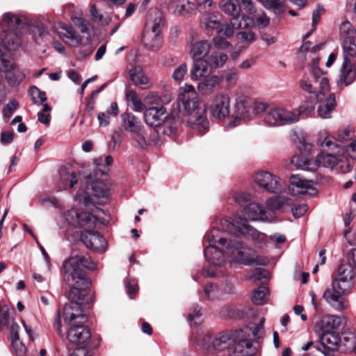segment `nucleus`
<instances>
[{"instance_id": "1", "label": "nucleus", "mask_w": 356, "mask_h": 356, "mask_svg": "<svg viewBox=\"0 0 356 356\" xmlns=\"http://www.w3.org/2000/svg\"><path fill=\"white\" fill-rule=\"evenodd\" d=\"M275 214L266 211V208L256 202L248 204L238 218L231 221L222 218L219 227L210 230L204 237V241L209 245H242L247 242L263 243L266 236L251 226L248 221L261 220L273 222Z\"/></svg>"}, {"instance_id": "2", "label": "nucleus", "mask_w": 356, "mask_h": 356, "mask_svg": "<svg viewBox=\"0 0 356 356\" xmlns=\"http://www.w3.org/2000/svg\"><path fill=\"white\" fill-rule=\"evenodd\" d=\"M65 280L70 286L69 302L63 308L64 321L67 324L76 322L83 324L88 320L83 307L92 302L88 291L90 284L86 270H95L97 264L86 252H80L66 259L63 264Z\"/></svg>"}, {"instance_id": "3", "label": "nucleus", "mask_w": 356, "mask_h": 356, "mask_svg": "<svg viewBox=\"0 0 356 356\" xmlns=\"http://www.w3.org/2000/svg\"><path fill=\"white\" fill-rule=\"evenodd\" d=\"M355 274L351 265L343 264L330 287L327 288L323 295L325 300L335 310L343 311L346 308L344 296L349 294L355 285Z\"/></svg>"}, {"instance_id": "4", "label": "nucleus", "mask_w": 356, "mask_h": 356, "mask_svg": "<svg viewBox=\"0 0 356 356\" xmlns=\"http://www.w3.org/2000/svg\"><path fill=\"white\" fill-rule=\"evenodd\" d=\"M26 23L24 15L12 12L5 13L0 22V41L2 43L3 53L17 50L22 45L24 38L23 28Z\"/></svg>"}, {"instance_id": "5", "label": "nucleus", "mask_w": 356, "mask_h": 356, "mask_svg": "<svg viewBox=\"0 0 356 356\" xmlns=\"http://www.w3.org/2000/svg\"><path fill=\"white\" fill-rule=\"evenodd\" d=\"M178 100L179 106L183 108L185 115L189 116L187 123L193 129L204 134L209 129V121L206 115V108L199 106V98L195 88L185 85L180 92Z\"/></svg>"}, {"instance_id": "6", "label": "nucleus", "mask_w": 356, "mask_h": 356, "mask_svg": "<svg viewBox=\"0 0 356 356\" xmlns=\"http://www.w3.org/2000/svg\"><path fill=\"white\" fill-rule=\"evenodd\" d=\"M105 214L102 209L95 208L92 211L79 212L76 209L72 208L65 211L61 218L65 222L74 227L87 229H95L99 225H105L108 222V218L100 216V213Z\"/></svg>"}, {"instance_id": "7", "label": "nucleus", "mask_w": 356, "mask_h": 356, "mask_svg": "<svg viewBox=\"0 0 356 356\" xmlns=\"http://www.w3.org/2000/svg\"><path fill=\"white\" fill-rule=\"evenodd\" d=\"M319 58H312V63L309 65L310 75H305L300 81V88L308 92L316 95L321 100L320 95H324L330 90L329 81L322 70L318 67Z\"/></svg>"}, {"instance_id": "8", "label": "nucleus", "mask_w": 356, "mask_h": 356, "mask_svg": "<svg viewBox=\"0 0 356 356\" xmlns=\"http://www.w3.org/2000/svg\"><path fill=\"white\" fill-rule=\"evenodd\" d=\"M233 337L234 332H222L214 336L207 332L199 334L197 343L208 353L214 354L228 351Z\"/></svg>"}, {"instance_id": "9", "label": "nucleus", "mask_w": 356, "mask_h": 356, "mask_svg": "<svg viewBox=\"0 0 356 356\" xmlns=\"http://www.w3.org/2000/svg\"><path fill=\"white\" fill-rule=\"evenodd\" d=\"M298 112L284 106H269L263 115V122L269 127H277L297 123Z\"/></svg>"}, {"instance_id": "10", "label": "nucleus", "mask_w": 356, "mask_h": 356, "mask_svg": "<svg viewBox=\"0 0 356 356\" xmlns=\"http://www.w3.org/2000/svg\"><path fill=\"white\" fill-rule=\"evenodd\" d=\"M227 254H229L234 262L245 266L262 265L267 264L266 259L258 257L248 246H225Z\"/></svg>"}, {"instance_id": "11", "label": "nucleus", "mask_w": 356, "mask_h": 356, "mask_svg": "<svg viewBox=\"0 0 356 356\" xmlns=\"http://www.w3.org/2000/svg\"><path fill=\"white\" fill-rule=\"evenodd\" d=\"M0 70L6 73V78L12 86L19 85L25 78L24 74L15 67L14 59L9 53L0 49Z\"/></svg>"}, {"instance_id": "12", "label": "nucleus", "mask_w": 356, "mask_h": 356, "mask_svg": "<svg viewBox=\"0 0 356 356\" xmlns=\"http://www.w3.org/2000/svg\"><path fill=\"white\" fill-rule=\"evenodd\" d=\"M252 342L248 339L246 334L242 330L234 332V337L228 353L229 356H250Z\"/></svg>"}, {"instance_id": "13", "label": "nucleus", "mask_w": 356, "mask_h": 356, "mask_svg": "<svg viewBox=\"0 0 356 356\" xmlns=\"http://www.w3.org/2000/svg\"><path fill=\"white\" fill-rule=\"evenodd\" d=\"M231 99L228 94L220 92L213 96L210 105V112L215 118L225 119L230 113Z\"/></svg>"}, {"instance_id": "14", "label": "nucleus", "mask_w": 356, "mask_h": 356, "mask_svg": "<svg viewBox=\"0 0 356 356\" xmlns=\"http://www.w3.org/2000/svg\"><path fill=\"white\" fill-rule=\"evenodd\" d=\"M58 35L65 44L73 47L88 45L91 42L90 35H80L71 26L62 25Z\"/></svg>"}, {"instance_id": "15", "label": "nucleus", "mask_w": 356, "mask_h": 356, "mask_svg": "<svg viewBox=\"0 0 356 356\" xmlns=\"http://www.w3.org/2000/svg\"><path fill=\"white\" fill-rule=\"evenodd\" d=\"M316 181L311 179H305L298 175H293L290 177L289 191L292 195H309L312 196L316 193L314 187Z\"/></svg>"}, {"instance_id": "16", "label": "nucleus", "mask_w": 356, "mask_h": 356, "mask_svg": "<svg viewBox=\"0 0 356 356\" xmlns=\"http://www.w3.org/2000/svg\"><path fill=\"white\" fill-rule=\"evenodd\" d=\"M314 162L316 167L322 166L329 168L337 167L341 173H346L351 169V165L348 161H343L333 154L321 153L317 155Z\"/></svg>"}, {"instance_id": "17", "label": "nucleus", "mask_w": 356, "mask_h": 356, "mask_svg": "<svg viewBox=\"0 0 356 356\" xmlns=\"http://www.w3.org/2000/svg\"><path fill=\"white\" fill-rule=\"evenodd\" d=\"M253 26H254V21L252 17L243 15L242 17H232L229 23L224 25L220 24L218 33L227 37H230L234 35L235 29L243 30Z\"/></svg>"}, {"instance_id": "18", "label": "nucleus", "mask_w": 356, "mask_h": 356, "mask_svg": "<svg viewBox=\"0 0 356 356\" xmlns=\"http://www.w3.org/2000/svg\"><path fill=\"white\" fill-rule=\"evenodd\" d=\"M254 181L259 187L267 192L277 193L280 191V179L268 172L261 171L257 172L254 177Z\"/></svg>"}, {"instance_id": "19", "label": "nucleus", "mask_w": 356, "mask_h": 356, "mask_svg": "<svg viewBox=\"0 0 356 356\" xmlns=\"http://www.w3.org/2000/svg\"><path fill=\"white\" fill-rule=\"evenodd\" d=\"M106 178L97 174V171H94L92 174L88 175L86 178L87 188L88 189L90 186L94 195L97 197L108 198V186L106 183Z\"/></svg>"}, {"instance_id": "20", "label": "nucleus", "mask_w": 356, "mask_h": 356, "mask_svg": "<svg viewBox=\"0 0 356 356\" xmlns=\"http://www.w3.org/2000/svg\"><path fill=\"white\" fill-rule=\"evenodd\" d=\"M71 243H82L83 245L103 244L106 243L105 238L99 233L91 230L75 231L67 237Z\"/></svg>"}, {"instance_id": "21", "label": "nucleus", "mask_w": 356, "mask_h": 356, "mask_svg": "<svg viewBox=\"0 0 356 356\" xmlns=\"http://www.w3.org/2000/svg\"><path fill=\"white\" fill-rule=\"evenodd\" d=\"M72 327L67 331V337L71 343L79 345L88 341L91 337L90 330L83 325L70 324Z\"/></svg>"}, {"instance_id": "22", "label": "nucleus", "mask_w": 356, "mask_h": 356, "mask_svg": "<svg viewBox=\"0 0 356 356\" xmlns=\"http://www.w3.org/2000/svg\"><path fill=\"white\" fill-rule=\"evenodd\" d=\"M166 108L163 106H152L144 112V120L150 127H159L166 118Z\"/></svg>"}, {"instance_id": "23", "label": "nucleus", "mask_w": 356, "mask_h": 356, "mask_svg": "<svg viewBox=\"0 0 356 356\" xmlns=\"http://www.w3.org/2000/svg\"><path fill=\"white\" fill-rule=\"evenodd\" d=\"M343 323V319L334 315L323 316L316 324V327L321 332H334L339 330Z\"/></svg>"}, {"instance_id": "24", "label": "nucleus", "mask_w": 356, "mask_h": 356, "mask_svg": "<svg viewBox=\"0 0 356 356\" xmlns=\"http://www.w3.org/2000/svg\"><path fill=\"white\" fill-rule=\"evenodd\" d=\"M163 26V15L162 13L156 9L152 10L148 15V19L145 25L144 32L152 33L155 35H160Z\"/></svg>"}, {"instance_id": "25", "label": "nucleus", "mask_w": 356, "mask_h": 356, "mask_svg": "<svg viewBox=\"0 0 356 356\" xmlns=\"http://www.w3.org/2000/svg\"><path fill=\"white\" fill-rule=\"evenodd\" d=\"M168 11L179 16H186L194 10V4L189 0H171L168 6Z\"/></svg>"}, {"instance_id": "26", "label": "nucleus", "mask_w": 356, "mask_h": 356, "mask_svg": "<svg viewBox=\"0 0 356 356\" xmlns=\"http://www.w3.org/2000/svg\"><path fill=\"white\" fill-rule=\"evenodd\" d=\"M131 80L134 83L143 88L147 89L152 86V82L143 72L140 66H136L129 70Z\"/></svg>"}, {"instance_id": "27", "label": "nucleus", "mask_w": 356, "mask_h": 356, "mask_svg": "<svg viewBox=\"0 0 356 356\" xmlns=\"http://www.w3.org/2000/svg\"><path fill=\"white\" fill-rule=\"evenodd\" d=\"M204 254L207 260L213 266H220L224 263V250L219 246H206Z\"/></svg>"}, {"instance_id": "28", "label": "nucleus", "mask_w": 356, "mask_h": 356, "mask_svg": "<svg viewBox=\"0 0 356 356\" xmlns=\"http://www.w3.org/2000/svg\"><path fill=\"white\" fill-rule=\"evenodd\" d=\"M356 78L355 65L354 63L343 61L340 79L337 81V85L343 84L347 86L352 83Z\"/></svg>"}, {"instance_id": "29", "label": "nucleus", "mask_w": 356, "mask_h": 356, "mask_svg": "<svg viewBox=\"0 0 356 356\" xmlns=\"http://www.w3.org/2000/svg\"><path fill=\"white\" fill-rule=\"evenodd\" d=\"M220 82V78L217 75H213L200 82L197 85V90L202 95H211L218 87Z\"/></svg>"}, {"instance_id": "30", "label": "nucleus", "mask_w": 356, "mask_h": 356, "mask_svg": "<svg viewBox=\"0 0 356 356\" xmlns=\"http://www.w3.org/2000/svg\"><path fill=\"white\" fill-rule=\"evenodd\" d=\"M211 48V44L207 40H200L191 45L190 56L193 60L203 59L209 52Z\"/></svg>"}, {"instance_id": "31", "label": "nucleus", "mask_w": 356, "mask_h": 356, "mask_svg": "<svg viewBox=\"0 0 356 356\" xmlns=\"http://www.w3.org/2000/svg\"><path fill=\"white\" fill-rule=\"evenodd\" d=\"M220 9L226 15L232 17H242L241 6L238 0H221L219 3Z\"/></svg>"}, {"instance_id": "32", "label": "nucleus", "mask_w": 356, "mask_h": 356, "mask_svg": "<svg viewBox=\"0 0 356 356\" xmlns=\"http://www.w3.org/2000/svg\"><path fill=\"white\" fill-rule=\"evenodd\" d=\"M321 342L328 350H335L339 346L341 339L336 332H321Z\"/></svg>"}, {"instance_id": "33", "label": "nucleus", "mask_w": 356, "mask_h": 356, "mask_svg": "<svg viewBox=\"0 0 356 356\" xmlns=\"http://www.w3.org/2000/svg\"><path fill=\"white\" fill-rule=\"evenodd\" d=\"M194 63L191 70V76L192 80L197 81L205 76L208 72L209 63L206 59L193 60Z\"/></svg>"}, {"instance_id": "34", "label": "nucleus", "mask_w": 356, "mask_h": 356, "mask_svg": "<svg viewBox=\"0 0 356 356\" xmlns=\"http://www.w3.org/2000/svg\"><path fill=\"white\" fill-rule=\"evenodd\" d=\"M342 47L343 61L355 63L356 62V39L343 41Z\"/></svg>"}, {"instance_id": "35", "label": "nucleus", "mask_w": 356, "mask_h": 356, "mask_svg": "<svg viewBox=\"0 0 356 356\" xmlns=\"http://www.w3.org/2000/svg\"><path fill=\"white\" fill-rule=\"evenodd\" d=\"M335 96L334 94H330L329 97L320 104L318 109L319 116L324 119L330 118V113L335 108Z\"/></svg>"}, {"instance_id": "36", "label": "nucleus", "mask_w": 356, "mask_h": 356, "mask_svg": "<svg viewBox=\"0 0 356 356\" xmlns=\"http://www.w3.org/2000/svg\"><path fill=\"white\" fill-rule=\"evenodd\" d=\"M291 161L296 168L304 170L314 171L316 168V165L314 161L300 154L293 156Z\"/></svg>"}, {"instance_id": "37", "label": "nucleus", "mask_w": 356, "mask_h": 356, "mask_svg": "<svg viewBox=\"0 0 356 356\" xmlns=\"http://www.w3.org/2000/svg\"><path fill=\"white\" fill-rule=\"evenodd\" d=\"M59 175L63 189L67 188L68 186L70 188H72L78 182L76 172H70L66 167H62L60 169Z\"/></svg>"}, {"instance_id": "38", "label": "nucleus", "mask_w": 356, "mask_h": 356, "mask_svg": "<svg viewBox=\"0 0 356 356\" xmlns=\"http://www.w3.org/2000/svg\"><path fill=\"white\" fill-rule=\"evenodd\" d=\"M143 43L149 49L156 51L161 47L162 40L160 35L152 33L144 32Z\"/></svg>"}, {"instance_id": "39", "label": "nucleus", "mask_w": 356, "mask_h": 356, "mask_svg": "<svg viewBox=\"0 0 356 356\" xmlns=\"http://www.w3.org/2000/svg\"><path fill=\"white\" fill-rule=\"evenodd\" d=\"M30 33L33 40L38 44H40L44 42V39L49 35V32L46 27L42 24H37L31 26Z\"/></svg>"}, {"instance_id": "40", "label": "nucleus", "mask_w": 356, "mask_h": 356, "mask_svg": "<svg viewBox=\"0 0 356 356\" xmlns=\"http://www.w3.org/2000/svg\"><path fill=\"white\" fill-rule=\"evenodd\" d=\"M94 163L96 165L95 171H97V174H99L102 177H106L108 170V167L112 164L113 158L111 156H100L95 159Z\"/></svg>"}, {"instance_id": "41", "label": "nucleus", "mask_w": 356, "mask_h": 356, "mask_svg": "<svg viewBox=\"0 0 356 356\" xmlns=\"http://www.w3.org/2000/svg\"><path fill=\"white\" fill-rule=\"evenodd\" d=\"M227 60V54L220 51L212 52L206 58V60L209 63V66L214 68L222 67L226 63Z\"/></svg>"}, {"instance_id": "42", "label": "nucleus", "mask_w": 356, "mask_h": 356, "mask_svg": "<svg viewBox=\"0 0 356 356\" xmlns=\"http://www.w3.org/2000/svg\"><path fill=\"white\" fill-rule=\"evenodd\" d=\"M121 118L124 128L127 131L131 133L142 127L136 118L131 113H123Z\"/></svg>"}, {"instance_id": "43", "label": "nucleus", "mask_w": 356, "mask_h": 356, "mask_svg": "<svg viewBox=\"0 0 356 356\" xmlns=\"http://www.w3.org/2000/svg\"><path fill=\"white\" fill-rule=\"evenodd\" d=\"M339 32L343 38V41L356 40V29L348 21H345L341 24Z\"/></svg>"}, {"instance_id": "44", "label": "nucleus", "mask_w": 356, "mask_h": 356, "mask_svg": "<svg viewBox=\"0 0 356 356\" xmlns=\"http://www.w3.org/2000/svg\"><path fill=\"white\" fill-rule=\"evenodd\" d=\"M288 204V200L284 197H275L269 198L266 200V211H273L280 210Z\"/></svg>"}, {"instance_id": "45", "label": "nucleus", "mask_w": 356, "mask_h": 356, "mask_svg": "<svg viewBox=\"0 0 356 356\" xmlns=\"http://www.w3.org/2000/svg\"><path fill=\"white\" fill-rule=\"evenodd\" d=\"M318 143L319 145L324 148L325 147L330 149H335L338 148V145L333 141L332 138L330 137L326 130H322L318 133Z\"/></svg>"}, {"instance_id": "46", "label": "nucleus", "mask_w": 356, "mask_h": 356, "mask_svg": "<svg viewBox=\"0 0 356 356\" xmlns=\"http://www.w3.org/2000/svg\"><path fill=\"white\" fill-rule=\"evenodd\" d=\"M133 140L136 143V145L140 148H145L147 146V141L145 136V132L143 127L131 132Z\"/></svg>"}, {"instance_id": "47", "label": "nucleus", "mask_w": 356, "mask_h": 356, "mask_svg": "<svg viewBox=\"0 0 356 356\" xmlns=\"http://www.w3.org/2000/svg\"><path fill=\"white\" fill-rule=\"evenodd\" d=\"M268 290L265 286H260L253 291L252 300L254 304L262 305L265 302Z\"/></svg>"}, {"instance_id": "48", "label": "nucleus", "mask_w": 356, "mask_h": 356, "mask_svg": "<svg viewBox=\"0 0 356 356\" xmlns=\"http://www.w3.org/2000/svg\"><path fill=\"white\" fill-rule=\"evenodd\" d=\"M314 108L315 106L312 101H306L302 103L298 108L291 109V111L298 112V122L300 120V117L301 115H309L314 111Z\"/></svg>"}, {"instance_id": "49", "label": "nucleus", "mask_w": 356, "mask_h": 356, "mask_svg": "<svg viewBox=\"0 0 356 356\" xmlns=\"http://www.w3.org/2000/svg\"><path fill=\"white\" fill-rule=\"evenodd\" d=\"M247 113L245 102L243 98H238L235 101L234 106L233 117L235 118H241L245 117Z\"/></svg>"}, {"instance_id": "50", "label": "nucleus", "mask_w": 356, "mask_h": 356, "mask_svg": "<svg viewBox=\"0 0 356 356\" xmlns=\"http://www.w3.org/2000/svg\"><path fill=\"white\" fill-rule=\"evenodd\" d=\"M72 20L74 25L81 29V33L84 35H90V31L91 29L92 26L88 20L80 17H72Z\"/></svg>"}, {"instance_id": "51", "label": "nucleus", "mask_w": 356, "mask_h": 356, "mask_svg": "<svg viewBox=\"0 0 356 356\" xmlns=\"http://www.w3.org/2000/svg\"><path fill=\"white\" fill-rule=\"evenodd\" d=\"M222 79L229 87L234 86L238 80V73L235 69H228L224 72Z\"/></svg>"}, {"instance_id": "52", "label": "nucleus", "mask_w": 356, "mask_h": 356, "mask_svg": "<svg viewBox=\"0 0 356 356\" xmlns=\"http://www.w3.org/2000/svg\"><path fill=\"white\" fill-rule=\"evenodd\" d=\"M127 99L133 104V109L135 111H142L144 108V104L141 100L138 97L137 94L133 91L129 90L127 92Z\"/></svg>"}, {"instance_id": "53", "label": "nucleus", "mask_w": 356, "mask_h": 356, "mask_svg": "<svg viewBox=\"0 0 356 356\" xmlns=\"http://www.w3.org/2000/svg\"><path fill=\"white\" fill-rule=\"evenodd\" d=\"M29 95L34 104L40 105L47 99L46 93L40 90L36 86H32L29 89Z\"/></svg>"}, {"instance_id": "54", "label": "nucleus", "mask_w": 356, "mask_h": 356, "mask_svg": "<svg viewBox=\"0 0 356 356\" xmlns=\"http://www.w3.org/2000/svg\"><path fill=\"white\" fill-rule=\"evenodd\" d=\"M250 28L241 30L237 34V38L241 42H252L255 40V33Z\"/></svg>"}, {"instance_id": "55", "label": "nucleus", "mask_w": 356, "mask_h": 356, "mask_svg": "<svg viewBox=\"0 0 356 356\" xmlns=\"http://www.w3.org/2000/svg\"><path fill=\"white\" fill-rule=\"evenodd\" d=\"M19 103L15 99L10 101L4 107L3 110V116L6 119H9L14 112L17 109Z\"/></svg>"}, {"instance_id": "56", "label": "nucleus", "mask_w": 356, "mask_h": 356, "mask_svg": "<svg viewBox=\"0 0 356 356\" xmlns=\"http://www.w3.org/2000/svg\"><path fill=\"white\" fill-rule=\"evenodd\" d=\"M205 296L208 300H215L220 296L219 290L216 285L208 284L204 287Z\"/></svg>"}, {"instance_id": "57", "label": "nucleus", "mask_w": 356, "mask_h": 356, "mask_svg": "<svg viewBox=\"0 0 356 356\" xmlns=\"http://www.w3.org/2000/svg\"><path fill=\"white\" fill-rule=\"evenodd\" d=\"M252 19L254 21V26L256 25L259 29H264L270 23V18L263 12L257 13L255 19Z\"/></svg>"}, {"instance_id": "58", "label": "nucleus", "mask_w": 356, "mask_h": 356, "mask_svg": "<svg viewBox=\"0 0 356 356\" xmlns=\"http://www.w3.org/2000/svg\"><path fill=\"white\" fill-rule=\"evenodd\" d=\"M266 8L273 9L277 12L283 11L284 0H259Z\"/></svg>"}, {"instance_id": "59", "label": "nucleus", "mask_w": 356, "mask_h": 356, "mask_svg": "<svg viewBox=\"0 0 356 356\" xmlns=\"http://www.w3.org/2000/svg\"><path fill=\"white\" fill-rule=\"evenodd\" d=\"M188 71L187 65L182 63L178 66L172 73V78L176 81H181L186 74Z\"/></svg>"}, {"instance_id": "60", "label": "nucleus", "mask_w": 356, "mask_h": 356, "mask_svg": "<svg viewBox=\"0 0 356 356\" xmlns=\"http://www.w3.org/2000/svg\"><path fill=\"white\" fill-rule=\"evenodd\" d=\"M233 198L238 204L244 205L251 200V195L245 192H236L234 194Z\"/></svg>"}, {"instance_id": "61", "label": "nucleus", "mask_w": 356, "mask_h": 356, "mask_svg": "<svg viewBox=\"0 0 356 356\" xmlns=\"http://www.w3.org/2000/svg\"><path fill=\"white\" fill-rule=\"evenodd\" d=\"M248 279L253 280L254 282L268 280V272L264 269L257 268L252 275L248 276Z\"/></svg>"}, {"instance_id": "62", "label": "nucleus", "mask_w": 356, "mask_h": 356, "mask_svg": "<svg viewBox=\"0 0 356 356\" xmlns=\"http://www.w3.org/2000/svg\"><path fill=\"white\" fill-rule=\"evenodd\" d=\"M40 202L42 204L45 205L47 203L51 204L56 208H61V202L54 196L43 195L40 197Z\"/></svg>"}, {"instance_id": "63", "label": "nucleus", "mask_w": 356, "mask_h": 356, "mask_svg": "<svg viewBox=\"0 0 356 356\" xmlns=\"http://www.w3.org/2000/svg\"><path fill=\"white\" fill-rule=\"evenodd\" d=\"M343 154L345 156L349 157L353 160L356 159V139L353 140L346 146Z\"/></svg>"}, {"instance_id": "64", "label": "nucleus", "mask_w": 356, "mask_h": 356, "mask_svg": "<svg viewBox=\"0 0 356 356\" xmlns=\"http://www.w3.org/2000/svg\"><path fill=\"white\" fill-rule=\"evenodd\" d=\"M213 3L212 0H196L195 1L197 8L201 13H207L209 11Z\"/></svg>"}]
</instances>
